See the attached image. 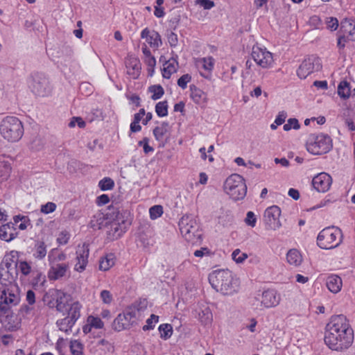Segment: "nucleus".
<instances>
[{"instance_id": "f257e3e1", "label": "nucleus", "mask_w": 355, "mask_h": 355, "mask_svg": "<svg viewBox=\"0 0 355 355\" xmlns=\"http://www.w3.org/2000/svg\"><path fill=\"white\" fill-rule=\"evenodd\" d=\"M324 343L332 350L342 352L348 349L354 341V331L346 317L334 315L326 326Z\"/></svg>"}, {"instance_id": "f03ea898", "label": "nucleus", "mask_w": 355, "mask_h": 355, "mask_svg": "<svg viewBox=\"0 0 355 355\" xmlns=\"http://www.w3.org/2000/svg\"><path fill=\"white\" fill-rule=\"evenodd\" d=\"M212 288L225 295L236 293L239 288V279L229 270H214L209 275Z\"/></svg>"}, {"instance_id": "7ed1b4c3", "label": "nucleus", "mask_w": 355, "mask_h": 355, "mask_svg": "<svg viewBox=\"0 0 355 355\" xmlns=\"http://www.w3.org/2000/svg\"><path fill=\"white\" fill-rule=\"evenodd\" d=\"M22 122L15 116H8L0 123V134L9 142H17L24 135Z\"/></svg>"}, {"instance_id": "20e7f679", "label": "nucleus", "mask_w": 355, "mask_h": 355, "mask_svg": "<svg viewBox=\"0 0 355 355\" xmlns=\"http://www.w3.org/2000/svg\"><path fill=\"white\" fill-rule=\"evenodd\" d=\"M179 227L182 236L192 244L201 241V231L196 220L191 216L185 215L179 221Z\"/></svg>"}, {"instance_id": "39448f33", "label": "nucleus", "mask_w": 355, "mask_h": 355, "mask_svg": "<svg viewBox=\"0 0 355 355\" xmlns=\"http://www.w3.org/2000/svg\"><path fill=\"white\" fill-rule=\"evenodd\" d=\"M341 230L335 227L323 229L318 234L317 243L320 248L330 250L336 248L342 242Z\"/></svg>"}, {"instance_id": "423d86ee", "label": "nucleus", "mask_w": 355, "mask_h": 355, "mask_svg": "<svg viewBox=\"0 0 355 355\" xmlns=\"http://www.w3.org/2000/svg\"><path fill=\"white\" fill-rule=\"evenodd\" d=\"M224 189L234 200L243 199L247 193V186L245 180L239 174H232L226 179Z\"/></svg>"}, {"instance_id": "0eeeda50", "label": "nucleus", "mask_w": 355, "mask_h": 355, "mask_svg": "<svg viewBox=\"0 0 355 355\" xmlns=\"http://www.w3.org/2000/svg\"><path fill=\"white\" fill-rule=\"evenodd\" d=\"M139 314V311L136 306H128L114 319L112 328L117 331L130 329L136 323Z\"/></svg>"}, {"instance_id": "6e6552de", "label": "nucleus", "mask_w": 355, "mask_h": 355, "mask_svg": "<svg viewBox=\"0 0 355 355\" xmlns=\"http://www.w3.org/2000/svg\"><path fill=\"white\" fill-rule=\"evenodd\" d=\"M332 147L329 136L324 134L311 135L306 141L307 150L313 155H322L329 152Z\"/></svg>"}, {"instance_id": "1a4fd4ad", "label": "nucleus", "mask_w": 355, "mask_h": 355, "mask_svg": "<svg viewBox=\"0 0 355 355\" xmlns=\"http://www.w3.org/2000/svg\"><path fill=\"white\" fill-rule=\"evenodd\" d=\"M19 294L16 286L0 288V311L8 313L10 308L19 303Z\"/></svg>"}, {"instance_id": "9d476101", "label": "nucleus", "mask_w": 355, "mask_h": 355, "mask_svg": "<svg viewBox=\"0 0 355 355\" xmlns=\"http://www.w3.org/2000/svg\"><path fill=\"white\" fill-rule=\"evenodd\" d=\"M251 56L257 64L263 69L271 67L274 62L272 54L257 45L253 46Z\"/></svg>"}, {"instance_id": "9b49d317", "label": "nucleus", "mask_w": 355, "mask_h": 355, "mask_svg": "<svg viewBox=\"0 0 355 355\" xmlns=\"http://www.w3.org/2000/svg\"><path fill=\"white\" fill-rule=\"evenodd\" d=\"M322 68L320 59L315 55H311L306 58L300 65L297 73L300 78L304 79L309 75L318 71Z\"/></svg>"}, {"instance_id": "f8f14e48", "label": "nucleus", "mask_w": 355, "mask_h": 355, "mask_svg": "<svg viewBox=\"0 0 355 355\" xmlns=\"http://www.w3.org/2000/svg\"><path fill=\"white\" fill-rule=\"evenodd\" d=\"M82 306L78 302L71 303L65 312L67 315L60 321L57 322L60 330L67 332V329L62 327L64 323H67L68 327H73L75 322L80 315V309Z\"/></svg>"}, {"instance_id": "ddd939ff", "label": "nucleus", "mask_w": 355, "mask_h": 355, "mask_svg": "<svg viewBox=\"0 0 355 355\" xmlns=\"http://www.w3.org/2000/svg\"><path fill=\"white\" fill-rule=\"evenodd\" d=\"M30 87L33 92L39 96H45L50 92L47 78L44 74L40 73L33 75Z\"/></svg>"}, {"instance_id": "4468645a", "label": "nucleus", "mask_w": 355, "mask_h": 355, "mask_svg": "<svg viewBox=\"0 0 355 355\" xmlns=\"http://www.w3.org/2000/svg\"><path fill=\"white\" fill-rule=\"evenodd\" d=\"M107 227V235L112 240L119 239L125 232L127 225L125 220H120L119 214L118 213L116 219L109 221Z\"/></svg>"}, {"instance_id": "2eb2a0df", "label": "nucleus", "mask_w": 355, "mask_h": 355, "mask_svg": "<svg viewBox=\"0 0 355 355\" xmlns=\"http://www.w3.org/2000/svg\"><path fill=\"white\" fill-rule=\"evenodd\" d=\"M281 210L277 206H271L267 208L264 212V220L268 228L271 230H277L281 227L279 222V216Z\"/></svg>"}, {"instance_id": "dca6fc26", "label": "nucleus", "mask_w": 355, "mask_h": 355, "mask_svg": "<svg viewBox=\"0 0 355 355\" xmlns=\"http://www.w3.org/2000/svg\"><path fill=\"white\" fill-rule=\"evenodd\" d=\"M332 184L331 177L326 173H320L312 180L313 188L318 192L324 193L329 191Z\"/></svg>"}, {"instance_id": "f3484780", "label": "nucleus", "mask_w": 355, "mask_h": 355, "mask_svg": "<svg viewBox=\"0 0 355 355\" xmlns=\"http://www.w3.org/2000/svg\"><path fill=\"white\" fill-rule=\"evenodd\" d=\"M49 265L48 277L50 280H58L66 276L69 268V265L67 263H49Z\"/></svg>"}, {"instance_id": "a211bd4d", "label": "nucleus", "mask_w": 355, "mask_h": 355, "mask_svg": "<svg viewBox=\"0 0 355 355\" xmlns=\"http://www.w3.org/2000/svg\"><path fill=\"white\" fill-rule=\"evenodd\" d=\"M76 254L77 262L75 264L74 269L75 270L81 272L85 269L88 262V257L89 254L88 245L84 243L82 246H78Z\"/></svg>"}, {"instance_id": "6ab92c4d", "label": "nucleus", "mask_w": 355, "mask_h": 355, "mask_svg": "<svg viewBox=\"0 0 355 355\" xmlns=\"http://www.w3.org/2000/svg\"><path fill=\"white\" fill-rule=\"evenodd\" d=\"M53 295L54 298L55 299V303L50 302H49V306L50 307L55 306L58 311L62 313L63 315H65V312L67 311V309H68V307L70 304L68 302L69 296L60 291H55Z\"/></svg>"}, {"instance_id": "aec40b11", "label": "nucleus", "mask_w": 355, "mask_h": 355, "mask_svg": "<svg viewBox=\"0 0 355 355\" xmlns=\"http://www.w3.org/2000/svg\"><path fill=\"white\" fill-rule=\"evenodd\" d=\"M280 300V295L276 291L269 289L263 292L261 303L265 308H271L277 306Z\"/></svg>"}, {"instance_id": "412c9836", "label": "nucleus", "mask_w": 355, "mask_h": 355, "mask_svg": "<svg viewBox=\"0 0 355 355\" xmlns=\"http://www.w3.org/2000/svg\"><path fill=\"white\" fill-rule=\"evenodd\" d=\"M141 37L146 39L148 44L155 49L159 48L162 42L160 35L154 30H149L148 28H144L141 33Z\"/></svg>"}, {"instance_id": "4be33fe9", "label": "nucleus", "mask_w": 355, "mask_h": 355, "mask_svg": "<svg viewBox=\"0 0 355 355\" xmlns=\"http://www.w3.org/2000/svg\"><path fill=\"white\" fill-rule=\"evenodd\" d=\"M10 266L8 262H6L4 266H0V288L15 286L12 284L14 277L8 270Z\"/></svg>"}, {"instance_id": "5701e85b", "label": "nucleus", "mask_w": 355, "mask_h": 355, "mask_svg": "<svg viewBox=\"0 0 355 355\" xmlns=\"http://www.w3.org/2000/svg\"><path fill=\"white\" fill-rule=\"evenodd\" d=\"M125 66L127 68V73L133 79L139 77L141 72V62L135 57H129L125 61Z\"/></svg>"}, {"instance_id": "b1692460", "label": "nucleus", "mask_w": 355, "mask_h": 355, "mask_svg": "<svg viewBox=\"0 0 355 355\" xmlns=\"http://www.w3.org/2000/svg\"><path fill=\"white\" fill-rule=\"evenodd\" d=\"M109 221L106 214L101 211H98L93 215L89 226L94 230H100L103 227H107Z\"/></svg>"}, {"instance_id": "393cba45", "label": "nucleus", "mask_w": 355, "mask_h": 355, "mask_svg": "<svg viewBox=\"0 0 355 355\" xmlns=\"http://www.w3.org/2000/svg\"><path fill=\"white\" fill-rule=\"evenodd\" d=\"M326 286L328 290L334 294L340 291L343 286L342 279L337 275H330L326 279Z\"/></svg>"}, {"instance_id": "a878e982", "label": "nucleus", "mask_w": 355, "mask_h": 355, "mask_svg": "<svg viewBox=\"0 0 355 355\" xmlns=\"http://www.w3.org/2000/svg\"><path fill=\"white\" fill-rule=\"evenodd\" d=\"M47 254V245L43 241L37 240L35 241L33 248V256L38 260L43 259Z\"/></svg>"}, {"instance_id": "bb28decb", "label": "nucleus", "mask_w": 355, "mask_h": 355, "mask_svg": "<svg viewBox=\"0 0 355 355\" xmlns=\"http://www.w3.org/2000/svg\"><path fill=\"white\" fill-rule=\"evenodd\" d=\"M191 98L196 104H202L207 102V94L195 85L190 86Z\"/></svg>"}, {"instance_id": "cd10ccee", "label": "nucleus", "mask_w": 355, "mask_h": 355, "mask_svg": "<svg viewBox=\"0 0 355 355\" xmlns=\"http://www.w3.org/2000/svg\"><path fill=\"white\" fill-rule=\"evenodd\" d=\"M17 234L12 226L8 224L3 225L0 227V238L7 242L14 239L17 236Z\"/></svg>"}, {"instance_id": "c85d7f7f", "label": "nucleus", "mask_w": 355, "mask_h": 355, "mask_svg": "<svg viewBox=\"0 0 355 355\" xmlns=\"http://www.w3.org/2000/svg\"><path fill=\"white\" fill-rule=\"evenodd\" d=\"M178 63L175 59L168 60L164 64L162 76L164 78H170L171 75L176 72Z\"/></svg>"}, {"instance_id": "c756f323", "label": "nucleus", "mask_w": 355, "mask_h": 355, "mask_svg": "<svg viewBox=\"0 0 355 355\" xmlns=\"http://www.w3.org/2000/svg\"><path fill=\"white\" fill-rule=\"evenodd\" d=\"M286 260L290 265L298 266L302 262V257L297 250L291 249L286 254Z\"/></svg>"}, {"instance_id": "7c9ffc66", "label": "nucleus", "mask_w": 355, "mask_h": 355, "mask_svg": "<svg viewBox=\"0 0 355 355\" xmlns=\"http://www.w3.org/2000/svg\"><path fill=\"white\" fill-rule=\"evenodd\" d=\"M114 255L109 254L101 258L98 268L102 271L109 270L114 265Z\"/></svg>"}, {"instance_id": "2f4dec72", "label": "nucleus", "mask_w": 355, "mask_h": 355, "mask_svg": "<svg viewBox=\"0 0 355 355\" xmlns=\"http://www.w3.org/2000/svg\"><path fill=\"white\" fill-rule=\"evenodd\" d=\"M169 131V125L167 122H162L160 125L153 130V135L157 141H162L165 135Z\"/></svg>"}, {"instance_id": "473e14b6", "label": "nucleus", "mask_w": 355, "mask_h": 355, "mask_svg": "<svg viewBox=\"0 0 355 355\" xmlns=\"http://www.w3.org/2000/svg\"><path fill=\"white\" fill-rule=\"evenodd\" d=\"M49 263H59L67 259V255L64 252H58L56 249L51 250L48 255Z\"/></svg>"}, {"instance_id": "72a5a7b5", "label": "nucleus", "mask_w": 355, "mask_h": 355, "mask_svg": "<svg viewBox=\"0 0 355 355\" xmlns=\"http://www.w3.org/2000/svg\"><path fill=\"white\" fill-rule=\"evenodd\" d=\"M338 94L342 98H348L350 96L349 84L347 81H341L338 87Z\"/></svg>"}, {"instance_id": "f704fd0d", "label": "nucleus", "mask_w": 355, "mask_h": 355, "mask_svg": "<svg viewBox=\"0 0 355 355\" xmlns=\"http://www.w3.org/2000/svg\"><path fill=\"white\" fill-rule=\"evenodd\" d=\"M148 92L153 94L151 98L153 100L159 99L164 93L163 87L159 85H155L149 87Z\"/></svg>"}, {"instance_id": "c9c22d12", "label": "nucleus", "mask_w": 355, "mask_h": 355, "mask_svg": "<svg viewBox=\"0 0 355 355\" xmlns=\"http://www.w3.org/2000/svg\"><path fill=\"white\" fill-rule=\"evenodd\" d=\"M160 337L164 340L168 339L173 333V329L169 324H162L159 327Z\"/></svg>"}, {"instance_id": "e433bc0d", "label": "nucleus", "mask_w": 355, "mask_h": 355, "mask_svg": "<svg viewBox=\"0 0 355 355\" xmlns=\"http://www.w3.org/2000/svg\"><path fill=\"white\" fill-rule=\"evenodd\" d=\"M70 350L73 355H83V345L77 340L70 342Z\"/></svg>"}, {"instance_id": "4c0bfd02", "label": "nucleus", "mask_w": 355, "mask_h": 355, "mask_svg": "<svg viewBox=\"0 0 355 355\" xmlns=\"http://www.w3.org/2000/svg\"><path fill=\"white\" fill-rule=\"evenodd\" d=\"M10 165L6 162H0V178L1 180H7L10 174Z\"/></svg>"}, {"instance_id": "58836bf2", "label": "nucleus", "mask_w": 355, "mask_h": 355, "mask_svg": "<svg viewBox=\"0 0 355 355\" xmlns=\"http://www.w3.org/2000/svg\"><path fill=\"white\" fill-rule=\"evenodd\" d=\"M202 68L208 71H211L214 67V60L211 57L203 58L198 61Z\"/></svg>"}, {"instance_id": "ea45409f", "label": "nucleus", "mask_w": 355, "mask_h": 355, "mask_svg": "<svg viewBox=\"0 0 355 355\" xmlns=\"http://www.w3.org/2000/svg\"><path fill=\"white\" fill-rule=\"evenodd\" d=\"M155 112L159 116L163 117L168 114V105L166 101H161L155 105Z\"/></svg>"}, {"instance_id": "a19ab883", "label": "nucleus", "mask_w": 355, "mask_h": 355, "mask_svg": "<svg viewBox=\"0 0 355 355\" xmlns=\"http://www.w3.org/2000/svg\"><path fill=\"white\" fill-rule=\"evenodd\" d=\"M18 269L24 276H28L32 274V268L29 263L26 261H21L18 264Z\"/></svg>"}, {"instance_id": "79ce46f5", "label": "nucleus", "mask_w": 355, "mask_h": 355, "mask_svg": "<svg viewBox=\"0 0 355 355\" xmlns=\"http://www.w3.org/2000/svg\"><path fill=\"white\" fill-rule=\"evenodd\" d=\"M114 185V182L110 178H104L98 183V187L102 191L110 190Z\"/></svg>"}, {"instance_id": "37998d69", "label": "nucleus", "mask_w": 355, "mask_h": 355, "mask_svg": "<svg viewBox=\"0 0 355 355\" xmlns=\"http://www.w3.org/2000/svg\"><path fill=\"white\" fill-rule=\"evenodd\" d=\"M150 218L154 220L160 217L163 214V207L161 205H154L149 209Z\"/></svg>"}, {"instance_id": "c03bdc74", "label": "nucleus", "mask_w": 355, "mask_h": 355, "mask_svg": "<svg viewBox=\"0 0 355 355\" xmlns=\"http://www.w3.org/2000/svg\"><path fill=\"white\" fill-rule=\"evenodd\" d=\"M98 346L101 350H103L105 352L112 353L114 352V346L110 343L108 340L105 339H102L98 342Z\"/></svg>"}, {"instance_id": "a18cd8bd", "label": "nucleus", "mask_w": 355, "mask_h": 355, "mask_svg": "<svg viewBox=\"0 0 355 355\" xmlns=\"http://www.w3.org/2000/svg\"><path fill=\"white\" fill-rule=\"evenodd\" d=\"M159 321V316L152 314L150 318L146 320V324L143 327L144 331H148L150 329H153L155 327V324L157 323Z\"/></svg>"}, {"instance_id": "49530a36", "label": "nucleus", "mask_w": 355, "mask_h": 355, "mask_svg": "<svg viewBox=\"0 0 355 355\" xmlns=\"http://www.w3.org/2000/svg\"><path fill=\"white\" fill-rule=\"evenodd\" d=\"M232 259L236 262V263H243L247 258L248 255L247 254L244 252H241L239 249L235 250L232 254Z\"/></svg>"}, {"instance_id": "de8ad7c7", "label": "nucleus", "mask_w": 355, "mask_h": 355, "mask_svg": "<svg viewBox=\"0 0 355 355\" xmlns=\"http://www.w3.org/2000/svg\"><path fill=\"white\" fill-rule=\"evenodd\" d=\"M87 322L96 329H101L103 327V322L101 318L98 317L89 316L87 318Z\"/></svg>"}, {"instance_id": "09e8293b", "label": "nucleus", "mask_w": 355, "mask_h": 355, "mask_svg": "<svg viewBox=\"0 0 355 355\" xmlns=\"http://www.w3.org/2000/svg\"><path fill=\"white\" fill-rule=\"evenodd\" d=\"M283 128L285 131H288L291 130V128L297 130L300 128V123L296 119H289L287 123L284 125Z\"/></svg>"}, {"instance_id": "8fccbe9b", "label": "nucleus", "mask_w": 355, "mask_h": 355, "mask_svg": "<svg viewBox=\"0 0 355 355\" xmlns=\"http://www.w3.org/2000/svg\"><path fill=\"white\" fill-rule=\"evenodd\" d=\"M100 297L103 303L110 304L112 300V295L109 291L103 290L101 292Z\"/></svg>"}, {"instance_id": "3c124183", "label": "nucleus", "mask_w": 355, "mask_h": 355, "mask_svg": "<svg viewBox=\"0 0 355 355\" xmlns=\"http://www.w3.org/2000/svg\"><path fill=\"white\" fill-rule=\"evenodd\" d=\"M56 209V205L54 202H49L42 205L41 211L44 214H50L53 212Z\"/></svg>"}, {"instance_id": "603ef678", "label": "nucleus", "mask_w": 355, "mask_h": 355, "mask_svg": "<svg viewBox=\"0 0 355 355\" xmlns=\"http://www.w3.org/2000/svg\"><path fill=\"white\" fill-rule=\"evenodd\" d=\"M191 80V77L189 74H184L178 80V85L184 89L187 87V83H189Z\"/></svg>"}, {"instance_id": "864d4df0", "label": "nucleus", "mask_w": 355, "mask_h": 355, "mask_svg": "<svg viewBox=\"0 0 355 355\" xmlns=\"http://www.w3.org/2000/svg\"><path fill=\"white\" fill-rule=\"evenodd\" d=\"M327 28L331 31H336L338 27V21L334 17H328L326 20Z\"/></svg>"}, {"instance_id": "5fc2aeb1", "label": "nucleus", "mask_w": 355, "mask_h": 355, "mask_svg": "<svg viewBox=\"0 0 355 355\" xmlns=\"http://www.w3.org/2000/svg\"><path fill=\"white\" fill-rule=\"evenodd\" d=\"M69 239V234L67 231L61 232L57 238V242L60 245H65Z\"/></svg>"}, {"instance_id": "6e6d98bb", "label": "nucleus", "mask_w": 355, "mask_h": 355, "mask_svg": "<svg viewBox=\"0 0 355 355\" xmlns=\"http://www.w3.org/2000/svg\"><path fill=\"white\" fill-rule=\"evenodd\" d=\"M196 3L205 10H209L215 6L214 2L211 0H196Z\"/></svg>"}, {"instance_id": "4d7b16f0", "label": "nucleus", "mask_w": 355, "mask_h": 355, "mask_svg": "<svg viewBox=\"0 0 355 355\" xmlns=\"http://www.w3.org/2000/svg\"><path fill=\"white\" fill-rule=\"evenodd\" d=\"M245 223L252 227H254L256 225L257 218L252 211H248L247 213L246 218L245 220Z\"/></svg>"}, {"instance_id": "13d9d810", "label": "nucleus", "mask_w": 355, "mask_h": 355, "mask_svg": "<svg viewBox=\"0 0 355 355\" xmlns=\"http://www.w3.org/2000/svg\"><path fill=\"white\" fill-rule=\"evenodd\" d=\"M168 42L171 46H175L178 44V35L173 31H167Z\"/></svg>"}, {"instance_id": "bf43d9fd", "label": "nucleus", "mask_w": 355, "mask_h": 355, "mask_svg": "<svg viewBox=\"0 0 355 355\" xmlns=\"http://www.w3.org/2000/svg\"><path fill=\"white\" fill-rule=\"evenodd\" d=\"M42 146V141L39 137H35L30 144L31 148L33 150H40Z\"/></svg>"}, {"instance_id": "052dcab7", "label": "nucleus", "mask_w": 355, "mask_h": 355, "mask_svg": "<svg viewBox=\"0 0 355 355\" xmlns=\"http://www.w3.org/2000/svg\"><path fill=\"white\" fill-rule=\"evenodd\" d=\"M32 275L33 276V284H37L40 282L44 281V275L38 270H33L32 272Z\"/></svg>"}, {"instance_id": "680f3d73", "label": "nucleus", "mask_w": 355, "mask_h": 355, "mask_svg": "<svg viewBox=\"0 0 355 355\" xmlns=\"http://www.w3.org/2000/svg\"><path fill=\"white\" fill-rule=\"evenodd\" d=\"M26 300L28 304L33 305L35 302V294L32 290H28L26 292Z\"/></svg>"}, {"instance_id": "e2e57ef3", "label": "nucleus", "mask_w": 355, "mask_h": 355, "mask_svg": "<svg viewBox=\"0 0 355 355\" xmlns=\"http://www.w3.org/2000/svg\"><path fill=\"white\" fill-rule=\"evenodd\" d=\"M286 116L287 115L286 112H279L275 119V123H276L277 125H282V123H284Z\"/></svg>"}, {"instance_id": "0e129e2a", "label": "nucleus", "mask_w": 355, "mask_h": 355, "mask_svg": "<svg viewBox=\"0 0 355 355\" xmlns=\"http://www.w3.org/2000/svg\"><path fill=\"white\" fill-rule=\"evenodd\" d=\"M110 201V198L107 195L103 194L97 198V204L98 205H104L108 203Z\"/></svg>"}, {"instance_id": "69168bd1", "label": "nucleus", "mask_w": 355, "mask_h": 355, "mask_svg": "<svg viewBox=\"0 0 355 355\" xmlns=\"http://www.w3.org/2000/svg\"><path fill=\"white\" fill-rule=\"evenodd\" d=\"M288 196L293 198L294 200H298L300 198V193L298 190L295 189H290L288 193Z\"/></svg>"}, {"instance_id": "338daca9", "label": "nucleus", "mask_w": 355, "mask_h": 355, "mask_svg": "<svg viewBox=\"0 0 355 355\" xmlns=\"http://www.w3.org/2000/svg\"><path fill=\"white\" fill-rule=\"evenodd\" d=\"M145 114V110L142 108L139 111L138 113L135 114L134 120L136 121V123H139Z\"/></svg>"}, {"instance_id": "774afa93", "label": "nucleus", "mask_w": 355, "mask_h": 355, "mask_svg": "<svg viewBox=\"0 0 355 355\" xmlns=\"http://www.w3.org/2000/svg\"><path fill=\"white\" fill-rule=\"evenodd\" d=\"M347 39L345 36H340L338 39L337 46L339 49H344Z\"/></svg>"}]
</instances>
